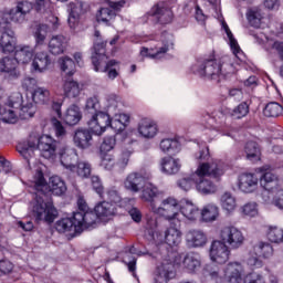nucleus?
Listing matches in <instances>:
<instances>
[{"mask_svg":"<svg viewBox=\"0 0 283 283\" xmlns=\"http://www.w3.org/2000/svg\"><path fill=\"white\" fill-rule=\"evenodd\" d=\"M254 254L258 258H271L273 255V247L270 243L259 242L254 245Z\"/></svg>","mask_w":283,"mask_h":283,"instance_id":"obj_51","label":"nucleus"},{"mask_svg":"<svg viewBox=\"0 0 283 283\" xmlns=\"http://www.w3.org/2000/svg\"><path fill=\"white\" fill-rule=\"evenodd\" d=\"M50 31V25L48 24H39L33 32V36L35 39L36 45H43L45 43V39H48V33Z\"/></svg>","mask_w":283,"mask_h":283,"instance_id":"obj_48","label":"nucleus"},{"mask_svg":"<svg viewBox=\"0 0 283 283\" xmlns=\"http://www.w3.org/2000/svg\"><path fill=\"white\" fill-rule=\"evenodd\" d=\"M91 59L95 72H108L107 76L111 81H114V78L118 76V71H116V69H112L114 65H118V62L115 60L107 62V56L105 55V43L98 40L95 41Z\"/></svg>","mask_w":283,"mask_h":283,"instance_id":"obj_7","label":"nucleus"},{"mask_svg":"<svg viewBox=\"0 0 283 283\" xmlns=\"http://www.w3.org/2000/svg\"><path fill=\"white\" fill-rule=\"evenodd\" d=\"M83 115L81 114V108L77 105H71L63 115V120L66 125H78L81 123Z\"/></svg>","mask_w":283,"mask_h":283,"instance_id":"obj_37","label":"nucleus"},{"mask_svg":"<svg viewBox=\"0 0 283 283\" xmlns=\"http://www.w3.org/2000/svg\"><path fill=\"white\" fill-rule=\"evenodd\" d=\"M15 8L18 9V12H21V14L28 18V14L34 10V4L30 1L22 0L17 3Z\"/></svg>","mask_w":283,"mask_h":283,"instance_id":"obj_60","label":"nucleus"},{"mask_svg":"<svg viewBox=\"0 0 283 283\" xmlns=\"http://www.w3.org/2000/svg\"><path fill=\"white\" fill-rule=\"evenodd\" d=\"M63 92L66 98H78L83 92V86L74 78L69 77L63 82Z\"/></svg>","mask_w":283,"mask_h":283,"instance_id":"obj_31","label":"nucleus"},{"mask_svg":"<svg viewBox=\"0 0 283 283\" xmlns=\"http://www.w3.org/2000/svg\"><path fill=\"white\" fill-rule=\"evenodd\" d=\"M72 172L76 174L78 178H88L92 176V165L87 161H78Z\"/></svg>","mask_w":283,"mask_h":283,"instance_id":"obj_52","label":"nucleus"},{"mask_svg":"<svg viewBox=\"0 0 283 283\" xmlns=\"http://www.w3.org/2000/svg\"><path fill=\"white\" fill-rule=\"evenodd\" d=\"M150 14L153 18L156 19V21H158V23L161 24L171 23V21L174 20V12L170 11V9L165 7V4L163 3L153 7L150 10Z\"/></svg>","mask_w":283,"mask_h":283,"instance_id":"obj_25","label":"nucleus"},{"mask_svg":"<svg viewBox=\"0 0 283 283\" xmlns=\"http://www.w3.org/2000/svg\"><path fill=\"white\" fill-rule=\"evenodd\" d=\"M114 165H116V159H114L113 155L103 154L101 161L103 169H106V171H112V169H114Z\"/></svg>","mask_w":283,"mask_h":283,"instance_id":"obj_63","label":"nucleus"},{"mask_svg":"<svg viewBox=\"0 0 283 283\" xmlns=\"http://www.w3.org/2000/svg\"><path fill=\"white\" fill-rule=\"evenodd\" d=\"M77 221L73 218H64L56 222L55 229L59 233H69V235H76L81 233V228L77 226Z\"/></svg>","mask_w":283,"mask_h":283,"instance_id":"obj_29","label":"nucleus"},{"mask_svg":"<svg viewBox=\"0 0 283 283\" xmlns=\"http://www.w3.org/2000/svg\"><path fill=\"white\" fill-rule=\"evenodd\" d=\"M268 240L274 244L283 242V229L271 226L268 230Z\"/></svg>","mask_w":283,"mask_h":283,"instance_id":"obj_54","label":"nucleus"},{"mask_svg":"<svg viewBox=\"0 0 283 283\" xmlns=\"http://www.w3.org/2000/svg\"><path fill=\"white\" fill-rule=\"evenodd\" d=\"M228 283H241L244 280V266L240 262H230L223 269Z\"/></svg>","mask_w":283,"mask_h":283,"instance_id":"obj_17","label":"nucleus"},{"mask_svg":"<svg viewBox=\"0 0 283 283\" xmlns=\"http://www.w3.org/2000/svg\"><path fill=\"white\" fill-rule=\"evenodd\" d=\"M98 216L93 211L86 210L85 212H74L73 220H75L77 229L83 231L84 227H92V224H96V219Z\"/></svg>","mask_w":283,"mask_h":283,"instance_id":"obj_27","label":"nucleus"},{"mask_svg":"<svg viewBox=\"0 0 283 283\" xmlns=\"http://www.w3.org/2000/svg\"><path fill=\"white\" fill-rule=\"evenodd\" d=\"M259 184L260 178H258L255 174L245 172L238 178V187L243 193H253V191H258Z\"/></svg>","mask_w":283,"mask_h":283,"instance_id":"obj_19","label":"nucleus"},{"mask_svg":"<svg viewBox=\"0 0 283 283\" xmlns=\"http://www.w3.org/2000/svg\"><path fill=\"white\" fill-rule=\"evenodd\" d=\"M159 149L164 154H180V149H182L180 142L178 139H172V138H166L163 139L159 144Z\"/></svg>","mask_w":283,"mask_h":283,"instance_id":"obj_40","label":"nucleus"},{"mask_svg":"<svg viewBox=\"0 0 283 283\" xmlns=\"http://www.w3.org/2000/svg\"><path fill=\"white\" fill-rule=\"evenodd\" d=\"M196 172L188 177H182L177 181V186L182 191H190V189H193V185H196Z\"/></svg>","mask_w":283,"mask_h":283,"instance_id":"obj_55","label":"nucleus"},{"mask_svg":"<svg viewBox=\"0 0 283 283\" xmlns=\"http://www.w3.org/2000/svg\"><path fill=\"white\" fill-rule=\"evenodd\" d=\"M243 282L244 283H266V279H264L262 274L253 272L248 274L244 277Z\"/></svg>","mask_w":283,"mask_h":283,"instance_id":"obj_64","label":"nucleus"},{"mask_svg":"<svg viewBox=\"0 0 283 283\" xmlns=\"http://www.w3.org/2000/svg\"><path fill=\"white\" fill-rule=\"evenodd\" d=\"M138 134L143 138H154L158 134V126L149 119H143L138 125Z\"/></svg>","mask_w":283,"mask_h":283,"instance_id":"obj_36","label":"nucleus"},{"mask_svg":"<svg viewBox=\"0 0 283 283\" xmlns=\"http://www.w3.org/2000/svg\"><path fill=\"white\" fill-rule=\"evenodd\" d=\"M49 188L54 196H63L65 191H67V186H65V181L61 179L59 176H53L50 178Z\"/></svg>","mask_w":283,"mask_h":283,"instance_id":"obj_43","label":"nucleus"},{"mask_svg":"<svg viewBox=\"0 0 283 283\" xmlns=\"http://www.w3.org/2000/svg\"><path fill=\"white\" fill-rule=\"evenodd\" d=\"M60 70L65 72L69 76L74 75L76 72V64H74V60L70 56H63L59 59Z\"/></svg>","mask_w":283,"mask_h":283,"instance_id":"obj_46","label":"nucleus"},{"mask_svg":"<svg viewBox=\"0 0 283 283\" xmlns=\"http://www.w3.org/2000/svg\"><path fill=\"white\" fill-rule=\"evenodd\" d=\"M242 216L247 218H255L259 213L258 203L256 202H248L241 208Z\"/></svg>","mask_w":283,"mask_h":283,"instance_id":"obj_59","label":"nucleus"},{"mask_svg":"<svg viewBox=\"0 0 283 283\" xmlns=\"http://www.w3.org/2000/svg\"><path fill=\"white\" fill-rule=\"evenodd\" d=\"M120 8H123V2L106 1L97 13L98 23H109L116 17V10H120Z\"/></svg>","mask_w":283,"mask_h":283,"instance_id":"obj_20","label":"nucleus"},{"mask_svg":"<svg viewBox=\"0 0 283 283\" xmlns=\"http://www.w3.org/2000/svg\"><path fill=\"white\" fill-rule=\"evenodd\" d=\"M150 211L155 216L163 218V220L170 222L174 227H180V218L182 214H180V201H178V199L167 197L163 199L158 206L157 203L153 205Z\"/></svg>","mask_w":283,"mask_h":283,"instance_id":"obj_6","label":"nucleus"},{"mask_svg":"<svg viewBox=\"0 0 283 283\" xmlns=\"http://www.w3.org/2000/svg\"><path fill=\"white\" fill-rule=\"evenodd\" d=\"M186 242L190 249H200L207 244V234L202 230H189L186 233Z\"/></svg>","mask_w":283,"mask_h":283,"instance_id":"obj_23","label":"nucleus"},{"mask_svg":"<svg viewBox=\"0 0 283 283\" xmlns=\"http://www.w3.org/2000/svg\"><path fill=\"white\" fill-rule=\"evenodd\" d=\"M158 196H160L158 187L154 186V184H147L142 190L139 198L144 202H148L151 210V206L156 205V198H158Z\"/></svg>","mask_w":283,"mask_h":283,"instance_id":"obj_34","label":"nucleus"},{"mask_svg":"<svg viewBox=\"0 0 283 283\" xmlns=\"http://www.w3.org/2000/svg\"><path fill=\"white\" fill-rule=\"evenodd\" d=\"M90 132L95 136H103L107 132V127L116 132H125L127 125H129V115L125 113H117L113 117L105 112H99L87 123Z\"/></svg>","mask_w":283,"mask_h":283,"instance_id":"obj_4","label":"nucleus"},{"mask_svg":"<svg viewBox=\"0 0 283 283\" xmlns=\"http://www.w3.org/2000/svg\"><path fill=\"white\" fill-rule=\"evenodd\" d=\"M50 65H52V59H50V53L48 51L36 52L34 59L31 64L32 72H36L38 74H43V72H48L50 70Z\"/></svg>","mask_w":283,"mask_h":283,"instance_id":"obj_21","label":"nucleus"},{"mask_svg":"<svg viewBox=\"0 0 283 283\" xmlns=\"http://www.w3.org/2000/svg\"><path fill=\"white\" fill-rule=\"evenodd\" d=\"M33 182L36 190L35 200L32 207L33 217L35 218L36 222H48L49 224H52V222L56 220L59 212L56 211V208H54L52 200H50L48 195L43 192L45 189H48V184L45 182L43 169L41 167H38L33 177Z\"/></svg>","mask_w":283,"mask_h":283,"instance_id":"obj_1","label":"nucleus"},{"mask_svg":"<svg viewBox=\"0 0 283 283\" xmlns=\"http://www.w3.org/2000/svg\"><path fill=\"white\" fill-rule=\"evenodd\" d=\"M34 9L40 14H52L54 7L50 0H35Z\"/></svg>","mask_w":283,"mask_h":283,"instance_id":"obj_57","label":"nucleus"},{"mask_svg":"<svg viewBox=\"0 0 283 283\" xmlns=\"http://www.w3.org/2000/svg\"><path fill=\"white\" fill-rule=\"evenodd\" d=\"M202 222H216L220 218V208L216 203H207L199 212Z\"/></svg>","mask_w":283,"mask_h":283,"instance_id":"obj_33","label":"nucleus"},{"mask_svg":"<svg viewBox=\"0 0 283 283\" xmlns=\"http://www.w3.org/2000/svg\"><path fill=\"white\" fill-rule=\"evenodd\" d=\"M0 116L2 123L14 124L19 119V111L12 108L11 106L6 105L0 109Z\"/></svg>","mask_w":283,"mask_h":283,"instance_id":"obj_45","label":"nucleus"},{"mask_svg":"<svg viewBox=\"0 0 283 283\" xmlns=\"http://www.w3.org/2000/svg\"><path fill=\"white\" fill-rule=\"evenodd\" d=\"M223 28L226 30V34L230 41V48L237 59H242V50H240V45L238 44V41H235V38H233V33H231V29H229V25L227 23H223Z\"/></svg>","mask_w":283,"mask_h":283,"instance_id":"obj_50","label":"nucleus"},{"mask_svg":"<svg viewBox=\"0 0 283 283\" xmlns=\"http://www.w3.org/2000/svg\"><path fill=\"white\" fill-rule=\"evenodd\" d=\"M36 149L41 151L43 158H54L56 155V140L50 135H42L41 137L30 136L27 142L20 143L17 146V150L25 159H29Z\"/></svg>","mask_w":283,"mask_h":283,"instance_id":"obj_5","label":"nucleus"},{"mask_svg":"<svg viewBox=\"0 0 283 283\" xmlns=\"http://www.w3.org/2000/svg\"><path fill=\"white\" fill-rule=\"evenodd\" d=\"M220 206L223 211L228 213H233L235 211V207L238 203L235 201V197L230 191H226L220 196Z\"/></svg>","mask_w":283,"mask_h":283,"instance_id":"obj_41","label":"nucleus"},{"mask_svg":"<svg viewBox=\"0 0 283 283\" xmlns=\"http://www.w3.org/2000/svg\"><path fill=\"white\" fill-rule=\"evenodd\" d=\"M175 266L184 269L187 273H197L202 266V258L196 252H189L187 254H178L175 256Z\"/></svg>","mask_w":283,"mask_h":283,"instance_id":"obj_10","label":"nucleus"},{"mask_svg":"<svg viewBox=\"0 0 283 283\" xmlns=\"http://www.w3.org/2000/svg\"><path fill=\"white\" fill-rule=\"evenodd\" d=\"M193 71L211 81H220V78H224L228 74H234L235 66H233L231 57L224 55L219 60L198 61Z\"/></svg>","mask_w":283,"mask_h":283,"instance_id":"obj_3","label":"nucleus"},{"mask_svg":"<svg viewBox=\"0 0 283 283\" xmlns=\"http://www.w3.org/2000/svg\"><path fill=\"white\" fill-rule=\"evenodd\" d=\"M61 165L69 169V171L76 170V163H78V154L76 149L72 147L64 146L59 151Z\"/></svg>","mask_w":283,"mask_h":283,"instance_id":"obj_18","label":"nucleus"},{"mask_svg":"<svg viewBox=\"0 0 283 283\" xmlns=\"http://www.w3.org/2000/svg\"><path fill=\"white\" fill-rule=\"evenodd\" d=\"M211 262L216 264H227L231 255V250L220 239L212 241L209 250Z\"/></svg>","mask_w":283,"mask_h":283,"instance_id":"obj_12","label":"nucleus"},{"mask_svg":"<svg viewBox=\"0 0 283 283\" xmlns=\"http://www.w3.org/2000/svg\"><path fill=\"white\" fill-rule=\"evenodd\" d=\"M69 40L65 35H53L49 41V52L59 56L67 50Z\"/></svg>","mask_w":283,"mask_h":283,"instance_id":"obj_28","label":"nucleus"},{"mask_svg":"<svg viewBox=\"0 0 283 283\" xmlns=\"http://www.w3.org/2000/svg\"><path fill=\"white\" fill-rule=\"evenodd\" d=\"M165 240L169 247H178L182 242V232L178 228L170 227L165 232Z\"/></svg>","mask_w":283,"mask_h":283,"instance_id":"obj_42","label":"nucleus"},{"mask_svg":"<svg viewBox=\"0 0 283 283\" xmlns=\"http://www.w3.org/2000/svg\"><path fill=\"white\" fill-rule=\"evenodd\" d=\"M247 114H249V104L243 102L233 108L231 116H233V118H244Z\"/></svg>","mask_w":283,"mask_h":283,"instance_id":"obj_61","label":"nucleus"},{"mask_svg":"<svg viewBox=\"0 0 283 283\" xmlns=\"http://www.w3.org/2000/svg\"><path fill=\"white\" fill-rule=\"evenodd\" d=\"M219 240L226 244L230 251H238V249L244 247L247 239L240 229L233 226H227L219 231Z\"/></svg>","mask_w":283,"mask_h":283,"instance_id":"obj_8","label":"nucleus"},{"mask_svg":"<svg viewBox=\"0 0 283 283\" xmlns=\"http://www.w3.org/2000/svg\"><path fill=\"white\" fill-rule=\"evenodd\" d=\"M148 227H150V229L146 233L147 239L150 240L151 242H156L157 244H160V242H163V234H160L159 231L155 230L156 227H158V221L148 220Z\"/></svg>","mask_w":283,"mask_h":283,"instance_id":"obj_49","label":"nucleus"},{"mask_svg":"<svg viewBox=\"0 0 283 283\" xmlns=\"http://www.w3.org/2000/svg\"><path fill=\"white\" fill-rule=\"evenodd\" d=\"M4 17H7V21H10L11 23H17L18 25H21V23H25L27 21V17L23 15V13H21L19 11L18 8H12L10 10H8L6 13H4Z\"/></svg>","mask_w":283,"mask_h":283,"instance_id":"obj_47","label":"nucleus"},{"mask_svg":"<svg viewBox=\"0 0 283 283\" xmlns=\"http://www.w3.org/2000/svg\"><path fill=\"white\" fill-rule=\"evenodd\" d=\"M182 169V161L180 158H174L171 156L160 159V171L166 176H176Z\"/></svg>","mask_w":283,"mask_h":283,"instance_id":"obj_22","label":"nucleus"},{"mask_svg":"<svg viewBox=\"0 0 283 283\" xmlns=\"http://www.w3.org/2000/svg\"><path fill=\"white\" fill-rule=\"evenodd\" d=\"M174 275V263L170 260L164 259L155 269L154 283H168L169 280H172Z\"/></svg>","mask_w":283,"mask_h":283,"instance_id":"obj_14","label":"nucleus"},{"mask_svg":"<svg viewBox=\"0 0 283 283\" xmlns=\"http://www.w3.org/2000/svg\"><path fill=\"white\" fill-rule=\"evenodd\" d=\"M160 41L163 46L159 48V50L156 52V55L154 56H163L164 54H167L169 50L174 49V34L164 32L161 33Z\"/></svg>","mask_w":283,"mask_h":283,"instance_id":"obj_44","label":"nucleus"},{"mask_svg":"<svg viewBox=\"0 0 283 283\" xmlns=\"http://www.w3.org/2000/svg\"><path fill=\"white\" fill-rule=\"evenodd\" d=\"M0 73L4 74L9 81H17V78H20L21 76L19 64L12 56H4L0 59Z\"/></svg>","mask_w":283,"mask_h":283,"instance_id":"obj_15","label":"nucleus"},{"mask_svg":"<svg viewBox=\"0 0 283 283\" xmlns=\"http://www.w3.org/2000/svg\"><path fill=\"white\" fill-rule=\"evenodd\" d=\"M94 211L97 218H99V220H108V218H112V216L116 213V209L114 208V205L106 201H103L97 206H95Z\"/></svg>","mask_w":283,"mask_h":283,"instance_id":"obj_39","label":"nucleus"},{"mask_svg":"<svg viewBox=\"0 0 283 283\" xmlns=\"http://www.w3.org/2000/svg\"><path fill=\"white\" fill-rule=\"evenodd\" d=\"M73 142L75 147L87 149L92 147V133L87 129H77L74 133Z\"/></svg>","mask_w":283,"mask_h":283,"instance_id":"obj_30","label":"nucleus"},{"mask_svg":"<svg viewBox=\"0 0 283 283\" xmlns=\"http://www.w3.org/2000/svg\"><path fill=\"white\" fill-rule=\"evenodd\" d=\"M116 147V137L108 136L105 137L102 145H101V153L107 154V151H112Z\"/></svg>","mask_w":283,"mask_h":283,"instance_id":"obj_62","label":"nucleus"},{"mask_svg":"<svg viewBox=\"0 0 283 283\" xmlns=\"http://www.w3.org/2000/svg\"><path fill=\"white\" fill-rule=\"evenodd\" d=\"M17 50V38L14 36V31L7 30L2 32L0 36V51L3 54H10Z\"/></svg>","mask_w":283,"mask_h":283,"instance_id":"obj_26","label":"nucleus"},{"mask_svg":"<svg viewBox=\"0 0 283 283\" xmlns=\"http://www.w3.org/2000/svg\"><path fill=\"white\" fill-rule=\"evenodd\" d=\"M245 154L248 160H258L260 158V148L255 142H250L245 145Z\"/></svg>","mask_w":283,"mask_h":283,"instance_id":"obj_58","label":"nucleus"},{"mask_svg":"<svg viewBox=\"0 0 283 283\" xmlns=\"http://www.w3.org/2000/svg\"><path fill=\"white\" fill-rule=\"evenodd\" d=\"M147 180H151V172L144 168L128 174L124 181V187L127 191L138 193Z\"/></svg>","mask_w":283,"mask_h":283,"instance_id":"obj_11","label":"nucleus"},{"mask_svg":"<svg viewBox=\"0 0 283 283\" xmlns=\"http://www.w3.org/2000/svg\"><path fill=\"white\" fill-rule=\"evenodd\" d=\"M70 15H69V24L71 28H76V23H78V19L83 17L84 13L87 12V6L82 1L75 0L70 2Z\"/></svg>","mask_w":283,"mask_h":283,"instance_id":"obj_24","label":"nucleus"},{"mask_svg":"<svg viewBox=\"0 0 283 283\" xmlns=\"http://www.w3.org/2000/svg\"><path fill=\"white\" fill-rule=\"evenodd\" d=\"M282 111H283L282 105H280L275 102H272L265 106L263 114L268 118H275V117L280 116V114H282Z\"/></svg>","mask_w":283,"mask_h":283,"instance_id":"obj_56","label":"nucleus"},{"mask_svg":"<svg viewBox=\"0 0 283 283\" xmlns=\"http://www.w3.org/2000/svg\"><path fill=\"white\" fill-rule=\"evenodd\" d=\"M247 19L248 23H250L252 28H262L266 21V18H264V13H262V10H260L259 8H252L248 10Z\"/></svg>","mask_w":283,"mask_h":283,"instance_id":"obj_35","label":"nucleus"},{"mask_svg":"<svg viewBox=\"0 0 283 283\" xmlns=\"http://www.w3.org/2000/svg\"><path fill=\"white\" fill-rule=\"evenodd\" d=\"M85 111L88 112V114H93L92 118L102 112L101 101L97 96H92L86 99Z\"/></svg>","mask_w":283,"mask_h":283,"instance_id":"obj_53","label":"nucleus"},{"mask_svg":"<svg viewBox=\"0 0 283 283\" xmlns=\"http://www.w3.org/2000/svg\"><path fill=\"white\" fill-rule=\"evenodd\" d=\"M179 213L181 216L179 218V227L185 220H188V222H196V220L200 218V209L189 200L179 203Z\"/></svg>","mask_w":283,"mask_h":283,"instance_id":"obj_16","label":"nucleus"},{"mask_svg":"<svg viewBox=\"0 0 283 283\" xmlns=\"http://www.w3.org/2000/svg\"><path fill=\"white\" fill-rule=\"evenodd\" d=\"M7 106L17 109L18 112L20 109L19 114L21 118L25 119L34 116V104L32 103V98H30V96L23 98V95L20 92L12 93L9 96Z\"/></svg>","mask_w":283,"mask_h":283,"instance_id":"obj_9","label":"nucleus"},{"mask_svg":"<svg viewBox=\"0 0 283 283\" xmlns=\"http://www.w3.org/2000/svg\"><path fill=\"white\" fill-rule=\"evenodd\" d=\"M224 171H227V165L220 160L199 164L195 171V176L197 177L195 185L198 193H201V196H213V193H217L218 186L211 179L207 178V176L219 180V178L224 176Z\"/></svg>","mask_w":283,"mask_h":283,"instance_id":"obj_2","label":"nucleus"},{"mask_svg":"<svg viewBox=\"0 0 283 283\" xmlns=\"http://www.w3.org/2000/svg\"><path fill=\"white\" fill-rule=\"evenodd\" d=\"M31 101L33 103V114H34V105H48L50 101H52V94L50 90L45 87H36L31 95Z\"/></svg>","mask_w":283,"mask_h":283,"instance_id":"obj_32","label":"nucleus"},{"mask_svg":"<svg viewBox=\"0 0 283 283\" xmlns=\"http://www.w3.org/2000/svg\"><path fill=\"white\" fill-rule=\"evenodd\" d=\"M33 57L34 49H32L31 46L24 45L15 50L14 60L17 61L18 65L19 63L27 65L32 61Z\"/></svg>","mask_w":283,"mask_h":283,"instance_id":"obj_38","label":"nucleus"},{"mask_svg":"<svg viewBox=\"0 0 283 283\" xmlns=\"http://www.w3.org/2000/svg\"><path fill=\"white\" fill-rule=\"evenodd\" d=\"M259 171H261L262 174L260 177V185L261 187H263V189H265L262 196L263 198L266 196L264 201L269 202V200H271V196H269V193H271V191H273L275 187H277V177L275 176V174L269 170L268 166L259 168Z\"/></svg>","mask_w":283,"mask_h":283,"instance_id":"obj_13","label":"nucleus"}]
</instances>
